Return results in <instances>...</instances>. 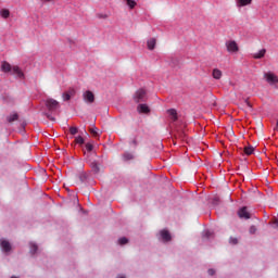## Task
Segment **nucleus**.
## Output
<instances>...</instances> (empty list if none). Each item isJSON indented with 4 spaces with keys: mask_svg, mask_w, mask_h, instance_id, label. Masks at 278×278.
I'll list each match as a JSON object with an SVG mask.
<instances>
[{
    "mask_svg": "<svg viewBox=\"0 0 278 278\" xmlns=\"http://www.w3.org/2000/svg\"><path fill=\"white\" fill-rule=\"evenodd\" d=\"M207 275H208L210 277H214V275H216V269L210 268V269L207 270Z\"/></svg>",
    "mask_w": 278,
    "mask_h": 278,
    "instance_id": "33",
    "label": "nucleus"
},
{
    "mask_svg": "<svg viewBox=\"0 0 278 278\" xmlns=\"http://www.w3.org/2000/svg\"><path fill=\"white\" fill-rule=\"evenodd\" d=\"M29 254L31 255V257H36V255L38 254V244L34 241L29 242Z\"/></svg>",
    "mask_w": 278,
    "mask_h": 278,
    "instance_id": "11",
    "label": "nucleus"
},
{
    "mask_svg": "<svg viewBox=\"0 0 278 278\" xmlns=\"http://www.w3.org/2000/svg\"><path fill=\"white\" fill-rule=\"evenodd\" d=\"M202 238H204L205 240H212V238H214V231L208 229L204 230L202 232Z\"/></svg>",
    "mask_w": 278,
    "mask_h": 278,
    "instance_id": "17",
    "label": "nucleus"
},
{
    "mask_svg": "<svg viewBox=\"0 0 278 278\" xmlns=\"http://www.w3.org/2000/svg\"><path fill=\"white\" fill-rule=\"evenodd\" d=\"M157 236V240L160 242H170V240H173V237L170 236V232L167 229H162L159 231Z\"/></svg>",
    "mask_w": 278,
    "mask_h": 278,
    "instance_id": "3",
    "label": "nucleus"
},
{
    "mask_svg": "<svg viewBox=\"0 0 278 278\" xmlns=\"http://www.w3.org/2000/svg\"><path fill=\"white\" fill-rule=\"evenodd\" d=\"M266 55V49H262L258 52H255L254 54H252V58H254V60H262V58H264Z\"/></svg>",
    "mask_w": 278,
    "mask_h": 278,
    "instance_id": "16",
    "label": "nucleus"
},
{
    "mask_svg": "<svg viewBox=\"0 0 278 278\" xmlns=\"http://www.w3.org/2000/svg\"><path fill=\"white\" fill-rule=\"evenodd\" d=\"M11 75H14L15 79H25V73H23L18 65H13Z\"/></svg>",
    "mask_w": 278,
    "mask_h": 278,
    "instance_id": "6",
    "label": "nucleus"
},
{
    "mask_svg": "<svg viewBox=\"0 0 278 278\" xmlns=\"http://www.w3.org/2000/svg\"><path fill=\"white\" fill-rule=\"evenodd\" d=\"M41 1H46V2H49V1H53V0H41Z\"/></svg>",
    "mask_w": 278,
    "mask_h": 278,
    "instance_id": "41",
    "label": "nucleus"
},
{
    "mask_svg": "<svg viewBox=\"0 0 278 278\" xmlns=\"http://www.w3.org/2000/svg\"><path fill=\"white\" fill-rule=\"evenodd\" d=\"M148 49L150 51H153L155 49V39L154 38L148 40Z\"/></svg>",
    "mask_w": 278,
    "mask_h": 278,
    "instance_id": "24",
    "label": "nucleus"
},
{
    "mask_svg": "<svg viewBox=\"0 0 278 278\" xmlns=\"http://www.w3.org/2000/svg\"><path fill=\"white\" fill-rule=\"evenodd\" d=\"M219 202H220V199L218 197L213 198V204L214 205H218Z\"/></svg>",
    "mask_w": 278,
    "mask_h": 278,
    "instance_id": "35",
    "label": "nucleus"
},
{
    "mask_svg": "<svg viewBox=\"0 0 278 278\" xmlns=\"http://www.w3.org/2000/svg\"><path fill=\"white\" fill-rule=\"evenodd\" d=\"M256 232H257V227H255V225L250 226L249 233H251V236H253Z\"/></svg>",
    "mask_w": 278,
    "mask_h": 278,
    "instance_id": "30",
    "label": "nucleus"
},
{
    "mask_svg": "<svg viewBox=\"0 0 278 278\" xmlns=\"http://www.w3.org/2000/svg\"><path fill=\"white\" fill-rule=\"evenodd\" d=\"M223 77V72L218 68L213 70V78L214 79H220Z\"/></svg>",
    "mask_w": 278,
    "mask_h": 278,
    "instance_id": "20",
    "label": "nucleus"
},
{
    "mask_svg": "<svg viewBox=\"0 0 278 278\" xmlns=\"http://www.w3.org/2000/svg\"><path fill=\"white\" fill-rule=\"evenodd\" d=\"M254 151H255V148L253 146H247L244 148L245 155H253Z\"/></svg>",
    "mask_w": 278,
    "mask_h": 278,
    "instance_id": "22",
    "label": "nucleus"
},
{
    "mask_svg": "<svg viewBox=\"0 0 278 278\" xmlns=\"http://www.w3.org/2000/svg\"><path fill=\"white\" fill-rule=\"evenodd\" d=\"M245 104L251 108V103L249 102V100H245Z\"/></svg>",
    "mask_w": 278,
    "mask_h": 278,
    "instance_id": "39",
    "label": "nucleus"
},
{
    "mask_svg": "<svg viewBox=\"0 0 278 278\" xmlns=\"http://www.w3.org/2000/svg\"><path fill=\"white\" fill-rule=\"evenodd\" d=\"M238 216L243 220H249V218H251V213L249 212V208L247 206H243L239 208Z\"/></svg>",
    "mask_w": 278,
    "mask_h": 278,
    "instance_id": "7",
    "label": "nucleus"
},
{
    "mask_svg": "<svg viewBox=\"0 0 278 278\" xmlns=\"http://www.w3.org/2000/svg\"><path fill=\"white\" fill-rule=\"evenodd\" d=\"M11 278H17V277H15V276H12Z\"/></svg>",
    "mask_w": 278,
    "mask_h": 278,
    "instance_id": "42",
    "label": "nucleus"
},
{
    "mask_svg": "<svg viewBox=\"0 0 278 278\" xmlns=\"http://www.w3.org/2000/svg\"><path fill=\"white\" fill-rule=\"evenodd\" d=\"M78 131H79V129H78L77 127H71V128H70V134H71L72 136H75L76 134H78Z\"/></svg>",
    "mask_w": 278,
    "mask_h": 278,
    "instance_id": "31",
    "label": "nucleus"
},
{
    "mask_svg": "<svg viewBox=\"0 0 278 278\" xmlns=\"http://www.w3.org/2000/svg\"><path fill=\"white\" fill-rule=\"evenodd\" d=\"M0 251L4 255H10L12 253V243L5 238H0Z\"/></svg>",
    "mask_w": 278,
    "mask_h": 278,
    "instance_id": "1",
    "label": "nucleus"
},
{
    "mask_svg": "<svg viewBox=\"0 0 278 278\" xmlns=\"http://www.w3.org/2000/svg\"><path fill=\"white\" fill-rule=\"evenodd\" d=\"M90 134H92V136L97 137V136H100L101 132L99 131V128L93 126L90 128Z\"/></svg>",
    "mask_w": 278,
    "mask_h": 278,
    "instance_id": "28",
    "label": "nucleus"
},
{
    "mask_svg": "<svg viewBox=\"0 0 278 278\" xmlns=\"http://www.w3.org/2000/svg\"><path fill=\"white\" fill-rule=\"evenodd\" d=\"M167 114H168L170 121H173V122L177 121V110L169 109V110H167Z\"/></svg>",
    "mask_w": 278,
    "mask_h": 278,
    "instance_id": "18",
    "label": "nucleus"
},
{
    "mask_svg": "<svg viewBox=\"0 0 278 278\" xmlns=\"http://www.w3.org/2000/svg\"><path fill=\"white\" fill-rule=\"evenodd\" d=\"M46 108L49 110V112H55L56 110H60V102H58L55 99H47Z\"/></svg>",
    "mask_w": 278,
    "mask_h": 278,
    "instance_id": "4",
    "label": "nucleus"
},
{
    "mask_svg": "<svg viewBox=\"0 0 278 278\" xmlns=\"http://www.w3.org/2000/svg\"><path fill=\"white\" fill-rule=\"evenodd\" d=\"M0 16H1L2 18H10V10H8V9H2V10L0 11Z\"/></svg>",
    "mask_w": 278,
    "mask_h": 278,
    "instance_id": "23",
    "label": "nucleus"
},
{
    "mask_svg": "<svg viewBox=\"0 0 278 278\" xmlns=\"http://www.w3.org/2000/svg\"><path fill=\"white\" fill-rule=\"evenodd\" d=\"M116 278H127L125 275H117Z\"/></svg>",
    "mask_w": 278,
    "mask_h": 278,
    "instance_id": "38",
    "label": "nucleus"
},
{
    "mask_svg": "<svg viewBox=\"0 0 278 278\" xmlns=\"http://www.w3.org/2000/svg\"><path fill=\"white\" fill-rule=\"evenodd\" d=\"M226 49L228 53H238V43L236 41H227Z\"/></svg>",
    "mask_w": 278,
    "mask_h": 278,
    "instance_id": "8",
    "label": "nucleus"
},
{
    "mask_svg": "<svg viewBox=\"0 0 278 278\" xmlns=\"http://www.w3.org/2000/svg\"><path fill=\"white\" fill-rule=\"evenodd\" d=\"M75 142H76V144H84V142H86V141L84 140V137H81V135H79V136L75 137Z\"/></svg>",
    "mask_w": 278,
    "mask_h": 278,
    "instance_id": "29",
    "label": "nucleus"
},
{
    "mask_svg": "<svg viewBox=\"0 0 278 278\" xmlns=\"http://www.w3.org/2000/svg\"><path fill=\"white\" fill-rule=\"evenodd\" d=\"M89 166L91 168V170L96 174L100 173L101 168L99 166H101V162L99 161H89Z\"/></svg>",
    "mask_w": 278,
    "mask_h": 278,
    "instance_id": "10",
    "label": "nucleus"
},
{
    "mask_svg": "<svg viewBox=\"0 0 278 278\" xmlns=\"http://www.w3.org/2000/svg\"><path fill=\"white\" fill-rule=\"evenodd\" d=\"M276 227H278V220L275 222Z\"/></svg>",
    "mask_w": 278,
    "mask_h": 278,
    "instance_id": "40",
    "label": "nucleus"
},
{
    "mask_svg": "<svg viewBox=\"0 0 278 278\" xmlns=\"http://www.w3.org/2000/svg\"><path fill=\"white\" fill-rule=\"evenodd\" d=\"M253 0H236L237 8H245V5H251Z\"/></svg>",
    "mask_w": 278,
    "mask_h": 278,
    "instance_id": "15",
    "label": "nucleus"
},
{
    "mask_svg": "<svg viewBox=\"0 0 278 278\" xmlns=\"http://www.w3.org/2000/svg\"><path fill=\"white\" fill-rule=\"evenodd\" d=\"M169 65L172 68H177V66H179V59L172 56L169 60Z\"/></svg>",
    "mask_w": 278,
    "mask_h": 278,
    "instance_id": "19",
    "label": "nucleus"
},
{
    "mask_svg": "<svg viewBox=\"0 0 278 278\" xmlns=\"http://www.w3.org/2000/svg\"><path fill=\"white\" fill-rule=\"evenodd\" d=\"M83 99L85 103H94V93H92L90 90H87L83 93Z\"/></svg>",
    "mask_w": 278,
    "mask_h": 278,
    "instance_id": "9",
    "label": "nucleus"
},
{
    "mask_svg": "<svg viewBox=\"0 0 278 278\" xmlns=\"http://www.w3.org/2000/svg\"><path fill=\"white\" fill-rule=\"evenodd\" d=\"M137 111L139 112V114H149V112H151V109H149V105L141 103L138 104Z\"/></svg>",
    "mask_w": 278,
    "mask_h": 278,
    "instance_id": "13",
    "label": "nucleus"
},
{
    "mask_svg": "<svg viewBox=\"0 0 278 278\" xmlns=\"http://www.w3.org/2000/svg\"><path fill=\"white\" fill-rule=\"evenodd\" d=\"M85 149L87 153H92L94 146L92 144V142H88L85 144Z\"/></svg>",
    "mask_w": 278,
    "mask_h": 278,
    "instance_id": "26",
    "label": "nucleus"
},
{
    "mask_svg": "<svg viewBox=\"0 0 278 278\" xmlns=\"http://www.w3.org/2000/svg\"><path fill=\"white\" fill-rule=\"evenodd\" d=\"M129 146L132 147V149H136V147H138V140L132 139V140L129 142Z\"/></svg>",
    "mask_w": 278,
    "mask_h": 278,
    "instance_id": "32",
    "label": "nucleus"
},
{
    "mask_svg": "<svg viewBox=\"0 0 278 278\" xmlns=\"http://www.w3.org/2000/svg\"><path fill=\"white\" fill-rule=\"evenodd\" d=\"M12 68H14V66H12L10 63H8V61H3L1 63L2 73H11L12 74Z\"/></svg>",
    "mask_w": 278,
    "mask_h": 278,
    "instance_id": "12",
    "label": "nucleus"
},
{
    "mask_svg": "<svg viewBox=\"0 0 278 278\" xmlns=\"http://www.w3.org/2000/svg\"><path fill=\"white\" fill-rule=\"evenodd\" d=\"M126 3L130 10H134L137 5L136 0H126Z\"/></svg>",
    "mask_w": 278,
    "mask_h": 278,
    "instance_id": "27",
    "label": "nucleus"
},
{
    "mask_svg": "<svg viewBox=\"0 0 278 278\" xmlns=\"http://www.w3.org/2000/svg\"><path fill=\"white\" fill-rule=\"evenodd\" d=\"M136 155H134V152H124L122 155L123 162H131V160H135Z\"/></svg>",
    "mask_w": 278,
    "mask_h": 278,
    "instance_id": "14",
    "label": "nucleus"
},
{
    "mask_svg": "<svg viewBox=\"0 0 278 278\" xmlns=\"http://www.w3.org/2000/svg\"><path fill=\"white\" fill-rule=\"evenodd\" d=\"M127 242H129V239H127V237H122L117 240V244H119L121 247H125Z\"/></svg>",
    "mask_w": 278,
    "mask_h": 278,
    "instance_id": "25",
    "label": "nucleus"
},
{
    "mask_svg": "<svg viewBox=\"0 0 278 278\" xmlns=\"http://www.w3.org/2000/svg\"><path fill=\"white\" fill-rule=\"evenodd\" d=\"M98 18H108V15L98 14Z\"/></svg>",
    "mask_w": 278,
    "mask_h": 278,
    "instance_id": "37",
    "label": "nucleus"
},
{
    "mask_svg": "<svg viewBox=\"0 0 278 278\" xmlns=\"http://www.w3.org/2000/svg\"><path fill=\"white\" fill-rule=\"evenodd\" d=\"M229 242H230V244H237L238 243V239L233 238V237H230Z\"/></svg>",
    "mask_w": 278,
    "mask_h": 278,
    "instance_id": "36",
    "label": "nucleus"
},
{
    "mask_svg": "<svg viewBox=\"0 0 278 278\" xmlns=\"http://www.w3.org/2000/svg\"><path fill=\"white\" fill-rule=\"evenodd\" d=\"M147 90L144 89H138L136 93L134 94V101L136 103H144L147 101Z\"/></svg>",
    "mask_w": 278,
    "mask_h": 278,
    "instance_id": "2",
    "label": "nucleus"
},
{
    "mask_svg": "<svg viewBox=\"0 0 278 278\" xmlns=\"http://www.w3.org/2000/svg\"><path fill=\"white\" fill-rule=\"evenodd\" d=\"M8 123H14V121H18V113H12L7 117Z\"/></svg>",
    "mask_w": 278,
    "mask_h": 278,
    "instance_id": "21",
    "label": "nucleus"
},
{
    "mask_svg": "<svg viewBox=\"0 0 278 278\" xmlns=\"http://www.w3.org/2000/svg\"><path fill=\"white\" fill-rule=\"evenodd\" d=\"M264 79L267 81V84H269V86H277L278 84L277 75L271 72L264 73Z\"/></svg>",
    "mask_w": 278,
    "mask_h": 278,
    "instance_id": "5",
    "label": "nucleus"
},
{
    "mask_svg": "<svg viewBox=\"0 0 278 278\" xmlns=\"http://www.w3.org/2000/svg\"><path fill=\"white\" fill-rule=\"evenodd\" d=\"M63 101H71V93H63Z\"/></svg>",
    "mask_w": 278,
    "mask_h": 278,
    "instance_id": "34",
    "label": "nucleus"
}]
</instances>
